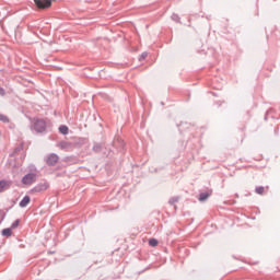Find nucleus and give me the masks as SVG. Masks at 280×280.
I'll list each match as a JSON object with an SVG mask.
<instances>
[{"label":"nucleus","mask_w":280,"mask_h":280,"mask_svg":"<svg viewBox=\"0 0 280 280\" xmlns=\"http://www.w3.org/2000/svg\"><path fill=\"white\" fill-rule=\"evenodd\" d=\"M149 246H159V241L156 238H150Z\"/></svg>","instance_id":"4468645a"},{"label":"nucleus","mask_w":280,"mask_h":280,"mask_svg":"<svg viewBox=\"0 0 280 280\" xmlns=\"http://www.w3.org/2000/svg\"><path fill=\"white\" fill-rule=\"evenodd\" d=\"M147 56H148V54H145V52H143V54L141 55L142 58H145Z\"/></svg>","instance_id":"412c9836"},{"label":"nucleus","mask_w":280,"mask_h":280,"mask_svg":"<svg viewBox=\"0 0 280 280\" xmlns=\"http://www.w3.org/2000/svg\"><path fill=\"white\" fill-rule=\"evenodd\" d=\"M33 183H36V174L35 173H28L23 176V178H22L23 185H32Z\"/></svg>","instance_id":"423d86ee"},{"label":"nucleus","mask_w":280,"mask_h":280,"mask_svg":"<svg viewBox=\"0 0 280 280\" xmlns=\"http://www.w3.org/2000/svg\"><path fill=\"white\" fill-rule=\"evenodd\" d=\"M0 121H2V124H10V118L3 114H0Z\"/></svg>","instance_id":"ddd939ff"},{"label":"nucleus","mask_w":280,"mask_h":280,"mask_svg":"<svg viewBox=\"0 0 280 280\" xmlns=\"http://www.w3.org/2000/svg\"><path fill=\"white\" fill-rule=\"evenodd\" d=\"M33 130H35V132H37L38 135H43V132L47 130V121H45V119L34 118Z\"/></svg>","instance_id":"f257e3e1"},{"label":"nucleus","mask_w":280,"mask_h":280,"mask_svg":"<svg viewBox=\"0 0 280 280\" xmlns=\"http://www.w3.org/2000/svg\"><path fill=\"white\" fill-rule=\"evenodd\" d=\"M255 191H256V194H259V196H261L265 191V188H264V186H257L255 188Z\"/></svg>","instance_id":"2eb2a0df"},{"label":"nucleus","mask_w":280,"mask_h":280,"mask_svg":"<svg viewBox=\"0 0 280 280\" xmlns=\"http://www.w3.org/2000/svg\"><path fill=\"white\" fill-rule=\"evenodd\" d=\"M34 3L39 10L51 8V0H34Z\"/></svg>","instance_id":"39448f33"},{"label":"nucleus","mask_w":280,"mask_h":280,"mask_svg":"<svg viewBox=\"0 0 280 280\" xmlns=\"http://www.w3.org/2000/svg\"><path fill=\"white\" fill-rule=\"evenodd\" d=\"M12 231L11 228H7L2 230V236L3 237H12Z\"/></svg>","instance_id":"9d476101"},{"label":"nucleus","mask_w":280,"mask_h":280,"mask_svg":"<svg viewBox=\"0 0 280 280\" xmlns=\"http://www.w3.org/2000/svg\"><path fill=\"white\" fill-rule=\"evenodd\" d=\"M212 194H213L212 189H209L207 191H201L198 196L199 202H207V200H209V198H211Z\"/></svg>","instance_id":"0eeeda50"},{"label":"nucleus","mask_w":280,"mask_h":280,"mask_svg":"<svg viewBox=\"0 0 280 280\" xmlns=\"http://www.w3.org/2000/svg\"><path fill=\"white\" fill-rule=\"evenodd\" d=\"M178 197H172L170 200H168V205H172L174 206L175 202H178Z\"/></svg>","instance_id":"6ab92c4d"},{"label":"nucleus","mask_w":280,"mask_h":280,"mask_svg":"<svg viewBox=\"0 0 280 280\" xmlns=\"http://www.w3.org/2000/svg\"><path fill=\"white\" fill-rule=\"evenodd\" d=\"M19 224H21V220L16 219V220L11 224V230L14 231V229H18Z\"/></svg>","instance_id":"dca6fc26"},{"label":"nucleus","mask_w":280,"mask_h":280,"mask_svg":"<svg viewBox=\"0 0 280 280\" xmlns=\"http://www.w3.org/2000/svg\"><path fill=\"white\" fill-rule=\"evenodd\" d=\"M172 20L175 21V23H180V16H178L176 13L172 14Z\"/></svg>","instance_id":"f3484780"},{"label":"nucleus","mask_w":280,"mask_h":280,"mask_svg":"<svg viewBox=\"0 0 280 280\" xmlns=\"http://www.w3.org/2000/svg\"><path fill=\"white\" fill-rule=\"evenodd\" d=\"M47 189H49V183L44 182L37 184L35 187L31 189V191H33V194H40V191H47Z\"/></svg>","instance_id":"20e7f679"},{"label":"nucleus","mask_w":280,"mask_h":280,"mask_svg":"<svg viewBox=\"0 0 280 280\" xmlns=\"http://www.w3.org/2000/svg\"><path fill=\"white\" fill-rule=\"evenodd\" d=\"M59 132L60 135H69V127H67V125H61L59 127Z\"/></svg>","instance_id":"9b49d317"},{"label":"nucleus","mask_w":280,"mask_h":280,"mask_svg":"<svg viewBox=\"0 0 280 280\" xmlns=\"http://www.w3.org/2000/svg\"><path fill=\"white\" fill-rule=\"evenodd\" d=\"M58 161H60V156H58V154H56V153H50L45 159V163L49 167H54V165H56V163H58Z\"/></svg>","instance_id":"f03ea898"},{"label":"nucleus","mask_w":280,"mask_h":280,"mask_svg":"<svg viewBox=\"0 0 280 280\" xmlns=\"http://www.w3.org/2000/svg\"><path fill=\"white\" fill-rule=\"evenodd\" d=\"M30 202H31V198H30V196H24L23 197V199L20 201V207L22 208V209H25V207H27L28 205H30Z\"/></svg>","instance_id":"1a4fd4ad"},{"label":"nucleus","mask_w":280,"mask_h":280,"mask_svg":"<svg viewBox=\"0 0 280 280\" xmlns=\"http://www.w3.org/2000/svg\"><path fill=\"white\" fill-rule=\"evenodd\" d=\"M0 95L1 97L5 96V89L0 86Z\"/></svg>","instance_id":"aec40b11"},{"label":"nucleus","mask_w":280,"mask_h":280,"mask_svg":"<svg viewBox=\"0 0 280 280\" xmlns=\"http://www.w3.org/2000/svg\"><path fill=\"white\" fill-rule=\"evenodd\" d=\"M93 151L94 152H101L102 151V144H100V143L94 144Z\"/></svg>","instance_id":"a211bd4d"},{"label":"nucleus","mask_w":280,"mask_h":280,"mask_svg":"<svg viewBox=\"0 0 280 280\" xmlns=\"http://www.w3.org/2000/svg\"><path fill=\"white\" fill-rule=\"evenodd\" d=\"M57 148L65 150V152H71L73 151V142L62 140L58 142Z\"/></svg>","instance_id":"7ed1b4c3"},{"label":"nucleus","mask_w":280,"mask_h":280,"mask_svg":"<svg viewBox=\"0 0 280 280\" xmlns=\"http://www.w3.org/2000/svg\"><path fill=\"white\" fill-rule=\"evenodd\" d=\"M22 151H23V147H22V144H21V145L16 147V148L13 150V152L10 154V156H11V158H14V156H16V154H19V152H22Z\"/></svg>","instance_id":"f8f14e48"},{"label":"nucleus","mask_w":280,"mask_h":280,"mask_svg":"<svg viewBox=\"0 0 280 280\" xmlns=\"http://www.w3.org/2000/svg\"><path fill=\"white\" fill-rule=\"evenodd\" d=\"M12 187V180H0V194H3V191L10 189Z\"/></svg>","instance_id":"6e6552de"}]
</instances>
